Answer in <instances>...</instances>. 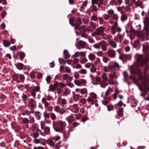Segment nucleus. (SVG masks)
<instances>
[{"label":"nucleus","mask_w":149,"mask_h":149,"mask_svg":"<svg viewBox=\"0 0 149 149\" xmlns=\"http://www.w3.org/2000/svg\"><path fill=\"white\" fill-rule=\"evenodd\" d=\"M137 60L138 64L141 66L145 65L144 72L145 75H146L147 71L149 68V65L147 64V62L149 61V59L146 58H144L142 55H137Z\"/></svg>","instance_id":"1"},{"label":"nucleus","mask_w":149,"mask_h":149,"mask_svg":"<svg viewBox=\"0 0 149 149\" xmlns=\"http://www.w3.org/2000/svg\"><path fill=\"white\" fill-rule=\"evenodd\" d=\"M52 124L54 130L56 132H61L63 131L65 126V122L61 120L53 121Z\"/></svg>","instance_id":"2"},{"label":"nucleus","mask_w":149,"mask_h":149,"mask_svg":"<svg viewBox=\"0 0 149 149\" xmlns=\"http://www.w3.org/2000/svg\"><path fill=\"white\" fill-rule=\"evenodd\" d=\"M139 79L143 81L142 86H143L145 89L144 91H146L149 88V84L148 83V80L147 78L140 76L139 77Z\"/></svg>","instance_id":"3"},{"label":"nucleus","mask_w":149,"mask_h":149,"mask_svg":"<svg viewBox=\"0 0 149 149\" xmlns=\"http://www.w3.org/2000/svg\"><path fill=\"white\" fill-rule=\"evenodd\" d=\"M58 104H60V106L64 108H66L68 109L69 107H67L66 104L67 103L66 100L64 99H63L61 100V97L59 96L57 99Z\"/></svg>","instance_id":"4"},{"label":"nucleus","mask_w":149,"mask_h":149,"mask_svg":"<svg viewBox=\"0 0 149 149\" xmlns=\"http://www.w3.org/2000/svg\"><path fill=\"white\" fill-rule=\"evenodd\" d=\"M90 77L91 79V83L93 85H97L98 84V83L100 81V78L97 76H94L93 75H91Z\"/></svg>","instance_id":"5"},{"label":"nucleus","mask_w":149,"mask_h":149,"mask_svg":"<svg viewBox=\"0 0 149 149\" xmlns=\"http://www.w3.org/2000/svg\"><path fill=\"white\" fill-rule=\"evenodd\" d=\"M104 27L103 26H100L96 29L95 32L97 35L104 36Z\"/></svg>","instance_id":"6"},{"label":"nucleus","mask_w":149,"mask_h":149,"mask_svg":"<svg viewBox=\"0 0 149 149\" xmlns=\"http://www.w3.org/2000/svg\"><path fill=\"white\" fill-rule=\"evenodd\" d=\"M106 54L111 58H114L116 56V52L112 49H109L106 52Z\"/></svg>","instance_id":"7"},{"label":"nucleus","mask_w":149,"mask_h":149,"mask_svg":"<svg viewBox=\"0 0 149 149\" xmlns=\"http://www.w3.org/2000/svg\"><path fill=\"white\" fill-rule=\"evenodd\" d=\"M96 98V95L94 93H92L90 95V97H89L87 100L88 102H91V104H93L94 102H95V100Z\"/></svg>","instance_id":"8"},{"label":"nucleus","mask_w":149,"mask_h":149,"mask_svg":"<svg viewBox=\"0 0 149 149\" xmlns=\"http://www.w3.org/2000/svg\"><path fill=\"white\" fill-rule=\"evenodd\" d=\"M58 83L56 82L53 84L49 86L48 91L54 92L58 87Z\"/></svg>","instance_id":"9"},{"label":"nucleus","mask_w":149,"mask_h":149,"mask_svg":"<svg viewBox=\"0 0 149 149\" xmlns=\"http://www.w3.org/2000/svg\"><path fill=\"white\" fill-rule=\"evenodd\" d=\"M39 91H40V87L38 86H36L31 91V95L34 98H36V93Z\"/></svg>","instance_id":"10"},{"label":"nucleus","mask_w":149,"mask_h":149,"mask_svg":"<svg viewBox=\"0 0 149 149\" xmlns=\"http://www.w3.org/2000/svg\"><path fill=\"white\" fill-rule=\"evenodd\" d=\"M41 128L44 131L45 133L46 134H48L50 132L49 127L47 126H45L44 125L42 124V122L40 123Z\"/></svg>","instance_id":"11"},{"label":"nucleus","mask_w":149,"mask_h":149,"mask_svg":"<svg viewBox=\"0 0 149 149\" xmlns=\"http://www.w3.org/2000/svg\"><path fill=\"white\" fill-rule=\"evenodd\" d=\"M85 80L83 79H75L74 81V84L78 86H81L82 84H85Z\"/></svg>","instance_id":"12"},{"label":"nucleus","mask_w":149,"mask_h":149,"mask_svg":"<svg viewBox=\"0 0 149 149\" xmlns=\"http://www.w3.org/2000/svg\"><path fill=\"white\" fill-rule=\"evenodd\" d=\"M100 47L103 51H105L107 49L106 42L104 41H101L100 42Z\"/></svg>","instance_id":"13"},{"label":"nucleus","mask_w":149,"mask_h":149,"mask_svg":"<svg viewBox=\"0 0 149 149\" xmlns=\"http://www.w3.org/2000/svg\"><path fill=\"white\" fill-rule=\"evenodd\" d=\"M46 143L49 145H50L51 146L54 147V148L56 145L55 143V142L52 139H48L46 141Z\"/></svg>","instance_id":"14"},{"label":"nucleus","mask_w":149,"mask_h":149,"mask_svg":"<svg viewBox=\"0 0 149 149\" xmlns=\"http://www.w3.org/2000/svg\"><path fill=\"white\" fill-rule=\"evenodd\" d=\"M135 5L136 6H139L141 8L143 9L144 8V6L143 4V2H141L140 0H137L135 3Z\"/></svg>","instance_id":"15"},{"label":"nucleus","mask_w":149,"mask_h":149,"mask_svg":"<svg viewBox=\"0 0 149 149\" xmlns=\"http://www.w3.org/2000/svg\"><path fill=\"white\" fill-rule=\"evenodd\" d=\"M85 45V42L82 41H79L78 42L77 45V48L78 49L84 48Z\"/></svg>","instance_id":"16"},{"label":"nucleus","mask_w":149,"mask_h":149,"mask_svg":"<svg viewBox=\"0 0 149 149\" xmlns=\"http://www.w3.org/2000/svg\"><path fill=\"white\" fill-rule=\"evenodd\" d=\"M41 102L44 104L45 108L48 107L50 104L49 102L47 101L45 97H43L42 99Z\"/></svg>","instance_id":"17"},{"label":"nucleus","mask_w":149,"mask_h":149,"mask_svg":"<svg viewBox=\"0 0 149 149\" xmlns=\"http://www.w3.org/2000/svg\"><path fill=\"white\" fill-rule=\"evenodd\" d=\"M148 14L149 15V9H148ZM143 22L145 26L149 27V17L145 18Z\"/></svg>","instance_id":"18"},{"label":"nucleus","mask_w":149,"mask_h":149,"mask_svg":"<svg viewBox=\"0 0 149 149\" xmlns=\"http://www.w3.org/2000/svg\"><path fill=\"white\" fill-rule=\"evenodd\" d=\"M36 104V101L32 99H31L29 102V104L31 108H33L35 107Z\"/></svg>","instance_id":"19"},{"label":"nucleus","mask_w":149,"mask_h":149,"mask_svg":"<svg viewBox=\"0 0 149 149\" xmlns=\"http://www.w3.org/2000/svg\"><path fill=\"white\" fill-rule=\"evenodd\" d=\"M35 116L37 120H40L41 118L42 114L39 111H37L35 112Z\"/></svg>","instance_id":"20"},{"label":"nucleus","mask_w":149,"mask_h":149,"mask_svg":"<svg viewBox=\"0 0 149 149\" xmlns=\"http://www.w3.org/2000/svg\"><path fill=\"white\" fill-rule=\"evenodd\" d=\"M123 110V108H119L117 111V114L120 117H123L124 115Z\"/></svg>","instance_id":"21"},{"label":"nucleus","mask_w":149,"mask_h":149,"mask_svg":"<svg viewBox=\"0 0 149 149\" xmlns=\"http://www.w3.org/2000/svg\"><path fill=\"white\" fill-rule=\"evenodd\" d=\"M109 45L113 48H116L117 46V43L113 40H110L109 41Z\"/></svg>","instance_id":"22"},{"label":"nucleus","mask_w":149,"mask_h":149,"mask_svg":"<svg viewBox=\"0 0 149 149\" xmlns=\"http://www.w3.org/2000/svg\"><path fill=\"white\" fill-rule=\"evenodd\" d=\"M15 65L18 69L20 70H22L24 66L23 64L21 63H16Z\"/></svg>","instance_id":"23"},{"label":"nucleus","mask_w":149,"mask_h":149,"mask_svg":"<svg viewBox=\"0 0 149 149\" xmlns=\"http://www.w3.org/2000/svg\"><path fill=\"white\" fill-rule=\"evenodd\" d=\"M34 109L33 108H31L30 109V111H29L28 110H26L25 111V113L24 114V113H23V115H29L30 113H33L34 112Z\"/></svg>","instance_id":"24"},{"label":"nucleus","mask_w":149,"mask_h":149,"mask_svg":"<svg viewBox=\"0 0 149 149\" xmlns=\"http://www.w3.org/2000/svg\"><path fill=\"white\" fill-rule=\"evenodd\" d=\"M13 79L16 81L17 83L20 82V80L19 79V74L13 75L12 76Z\"/></svg>","instance_id":"25"},{"label":"nucleus","mask_w":149,"mask_h":149,"mask_svg":"<svg viewBox=\"0 0 149 149\" xmlns=\"http://www.w3.org/2000/svg\"><path fill=\"white\" fill-rule=\"evenodd\" d=\"M139 44V41L138 40H136L134 41L132 44L133 48L136 49Z\"/></svg>","instance_id":"26"},{"label":"nucleus","mask_w":149,"mask_h":149,"mask_svg":"<svg viewBox=\"0 0 149 149\" xmlns=\"http://www.w3.org/2000/svg\"><path fill=\"white\" fill-rule=\"evenodd\" d=\"M131 56L129 54H123V58L125 60H130L131 58Z\"/></svg>","instance_id":"27"},{"label":"nucleus","mask_w":149,"mask_h":149,"mask_svg":"<svg viewBox=\"0 0 149 149\" xmlns=\"http://www.w3.org/2000/svg\"><path fill=\"white\" fill-rule=\"evenodd\" d=\"M98 84H99L101 88H104L107 86L106 83L104 81H101Z\"/></svg>","instance_id":"28"},{"label":"nucleus","mask_w":149,"mask_h":149,"mask_svg":"<svg viewBox=\"0 0 149 149\" xmlns=\"http://www.w3.org/2000/svg\"><path fill=\"white\" fill-rule=\"evenodd\" d=\"M3 44L5 47H9L10 44V42L7 40H3Z\"/></svg>","instance_id":"29"},{"label":"nucleus","mask_w":149,"mask_h":149,"mask_svg":"<svg viewBox=\"0 0 149 149\" xmlns=\"http://www.w3.org/2000/svg\"><path fill=\"white\" fill-rule=\"evenodd\" d=\"M131 103V106L132 107H136L137 105L138 102L135 99L132 100Z\"/></svg>","instance_id":"30"},{"label":"nucleus","mask_w":149,"mask_h":149,"mask_svg":"<svg viewBox=\"0 0 149 149\" xmlns=\"http://www.w3.org/2000/svg\"><path fill=\"white\" fill-rule=\"evenodd\" d=\"M63 53L65 55V58L68 59L70 57V55L68 54V51L66 50H64L63 51Z\"/></svg>","instance_id":"31"},{"label":"nucleus","mask_w":149,"mask_h":149,"mask_svg":"<svg viewBox=\"0 0 149 149\" xmlns=\"http://www.w3.org/2000/svg\"><path fill=\"white\" fill-rule=\"evenodd\" d=\"M88 58L90 60L93 61L95 58V55L93 54H90L88 55Z\"/></svg>","instance_id":"32"},{"label":"nucleus","mask_w":149,"mask_h":149,"mask_svg":"<svg viewBox=\"0 0 149 149\" xmlns=\"http://www.w3.org/2000/svg\"><path fill=\"white\" fill-rule=\"evenodd\" d=\"M81 23V18L80 17H77L76 20V24L80 26Z\"/></svg>","instance_id":"33"},{"label":"nucleus","mask_w":149,"mask_h":149,"mask_svg":"<svg viewBox=\"0 0 149 149\" xmlns=\"http://www.w3.org/2000/svg\"><path fill=\"white\" fill-rule=\"evenodd\" d=\"M79 30L82 33L85 31V26L84 25L80 26H79Z\"/></svg>","instance_id":"34"},{"label":"nucleus","mask_w":149,"mask_h":149,"mask_svg":"<svg viewBox=\"0 0 149 149\" xmlns=\"http://www.w3.org/2000/svg\"><path fill=\"white\" fill-rule=\"evenodd\" d=\"M98 19L100 25H103L104 24V21L102 17H99L98 18Z\"/></svg>","instance_id":"35"},{"label":"nucleus","mask_w":149,"mask_h":149,"mask_svg":"<svg viewBox=\"0 0 149 149\" xmlns=\"http://www.w3.org/2000/svg\"><path fill=\"white\" fill-rule=\"evenodd\" d=\"M19 55L21 58L20 60L23 61V58H24L25 56V53L23 52H20Z\"/></svg>","instance_id":"36"},{"label":"nucleus","mask_w":149,"mask_h":149,"mask_svg":"<svg viewBox=\"0 0 149 149\" xmlns=\"http://www.w3.org/2000/svg\"><path fill=\"white\" fill-rule=\"evenodd\" d=\"M19 79L20 80V82L23 81L25 79L24 76L22 74H19Z\"/></svg>","instance_id":"37"},{"label":"nucleus","mask_w":149,"mask_h":149,"mask_svg":"<svg viewBox=\"0 0 149 149\" xmlns=\"http://www.w3.org/2000/svg\"><path fill=\"white\" fill-rule=\"evenodd\" d=\"M56 82H57L58 83V86H59L61 88H63L64 87L66 86V84H64L62 82H59L58 81H56Z\"/></svg>","instance_id":"38"},{"label":"nucleus","mask_w":149,"mask_h":149,"mask_svg":"<svg viewBox=\"0 0 149 149\" xmlns=\"http://www.w3.org/2000/svg\"><path fill=\"white\" fill-rule=\"evenodd\" d=\"M50 117L52 120H55L57 118L55 114L54 113H50Z\"/></svg>","instance_id":"39"},{"label":"nucleus","mask_w":149,"mask_h":149,"mask_svg":"<svg viewBox=\"0 0 149 149\" xmlns=\"http://www.w3.org/2000/svg\"><path fill=\"white\" fill-rule=\"evenodd\" d=\"M100 42L96 44H95L93 45V47L96 49H100Z\"/></svg>","instance_id":"40"},{"label":"nucleus","mask_w":149,"mask_h":149,"mask_svg":"<svg viewBox=\"0 0 149 149\" xmlns=\"http://www.w3.org/2000/svg\"><path fill=\"white\" fill-rule=\"evenodd\" d=\"M44 117L46 118H49V113H47L46 111L43 113Z\"/></svg>","instance_id":"41"},{"label":"nucleus","mask_w":149,"mask_h":149,"mask_svg":"<svg viewBox=\"0 0 149 149\" xmlns=\"http://www.w3.org/2000/svg\"><path fill=\"white\" fill-rule=\"evenodd\" d=\"M127 17L125 15H122L121 17V19L123 22H124L127 19Z\"/></svg>","instance_id":"42"},{"label":"nucleus","mask_w":149,"mask_h":149,"mask_svg":"<svg viewBox=\"0 0 149 149\" xmlns=\"http://www.w3.org/2000/svg\"><path fill=\"white\" fill-rule=\"evenodd\" d=\"M31 136H33L35 138L38 137L39 136V134L37 132H35L33 133H31L30 134Z\"/></svg>","instance_id":"43"},{"label":"nucleus","mask_w":149,"mask_h":149,"mask_svg":"<svg viewBox=\"0 0 149 149\" xmlns=\"http://www.w3.org/2000/svg\"><path fill=\"white\" fill-rule=\"evenodd\" d=\"M113 25L111 26V28L112 29H116V28L117 27L118 25V22H117V21L113 23Z\"/></svg>","instance_id":"44"},{"label":"nucleus","mask_w":149,"mask_h":149,"mask_svg":"<svg viewBox=\"0 0 149 149\" xmlns=\"http://www.w3.org/2000/svg\"><path fill=\"white\" fill-rule=\"evenodd\" d=\"M109 4L110 5L114 6H116L117 5V3L116 0H112L109 3Z\"/></svg>","instance_id":"45"},{"label":"nucleus","mask_w":149,"mask_h":149,"mask_svg":"<svg viewBox=\"0 0 149 149\" xmlns=\"http://www.w3.org/2000/svg\"><path fill=\"white\" fill-rule=\"evenodd\" d=\"M98 18L96 15H93L91 16V19L92 20L96 21L98 20Z\"/></svg>","instance_id":"46"},{"label":"nucleus","mask_w":149,"mask_h":149,"mask_svg":"<svg viewBox=\"0 0 149 149\" xmlns=\"http://www.w3.org/2000/svg\"><path fill=\"white\" fill-rule=\"evenodd\" d=\"M104 19L105 20H108L110 18V16L106 14H105L103 15Z\"/></svg>","instance_id":"47"},{"label":"nucleus","mask_w":149,"mask_h":149,"mask_svg":"<svg viewBox=\"0 0 149 149\" xmlns=\"http://www.w3.org/2000/svg\"><path fill=\"white\" fill-rule=\"evenodd\" d=\"M102 77L104 81H106L107 80V77L106 73L103 74L102 75Z\"/></svg>","instance_id":"48"},{"label":"nucleus","mask_w":149,"mask_h":149,"mask_svg":"<svg viewBox=\"0 0 149 149\" xmlns=\"http://www.w3.org/2000/svg\"><path fill=\"white\" fill-rule=\"evenodd\" d=\"M69 76L68 74H64L63 76V79L64 80H67Z\"/></svg>","instance_id":"49"},{"label":"nucleus","mask_w":149,"mask_h":149,"mask_svg":"<svg viewBox=\"0 0 149 149\" xmlns=\"http://www.w3.org/2000/svg\"><path fill=\"white\" fill-rule=\"evenodd\" d=\"M112 17L113 19H115L116 21H117L119 18L118 15L117 14H114L112 16Z\"/></svg>","instance_id":"50"},{"label":"nucleus","mask_w":149,"mask_h":149,"mask_svg":"<svg viewBox=\"0 0 149 149\" xmlns=\"http://www.w3.org/2000/svg\"><path fill=\"white\" fill-rule=\"evenodd\" d=\"M100 1V0H92L91 3L92 5L97 4Z\"/></svg>","instance_id":"51"},{"label":"nucleus","mask_w":149,"mask_h":149,"mask_svg":"<svg viewBox=\"0 0 149 149\" xmlns=\"http://www.w3.org/2000/svg\"><path fill=\"white\" fill-rule=\"evenodd\" d=\"M66 109V108H64L62 107L60 109L59 111V113L61 114H63L65 112V109Z\"/></svg>","instance_id":"52"},{"label":"nucleus","mask_w":149,"mask_h":149,"mask_svg":"<svg viewBox=\"0 0 149 149\" xmlns=\"http://www.w3.org/2000/svg\"><path fill=\"white\" fill-rule=\"evenodd\" d=\"M119 91H118L116 92L113 95V98L114 100H115L117 97V94H119Z\"/></svg>","instance_id":"53"},{"label":"nucleus","mask_w":149,"mask_h":149,"mask_svg":"<svg viewBox=\"0 0 149 149\" xmlns=\"http://www.w3.org/2000/svg\"><path fill=\"white\" fill-rule=\"evenodd\" d=\"M51 79V77L50 76L48 75L47 76V77L46 78V80L47 83H49L50 82Z\"/></svg>","instance_id":"54"},{"label":"nucleus","mask_w":149,"mask_h":149,"mask_svg":"<svg viewBox=\"0 0 149 149\" xmlns=\"http://www.w3.org/2000/svg\"><path fill=\"white\" fill-rule=\"evenodd\" d=\"M87 61V60L86 58H82L81 60V63L84 64Z\"/></svg>","instance_id":"55"},{"label":"nucleus","mask_w":149,"mask_h":149,"mask_svg":"<svg viewBox=\"0 0 149 149\" xmlns=\"http://www.w3.org/2000/svg\"><path fill=\"white\" fill-rule=\"evenodd\" d=\"M109 77L111 79H113L114 78H116V74L115 72H114L113 74H111L110 75Z\"/></svg>","instance_id":"56"},{"label":"nucleus","mask_w":149,"mask_h":149,"mask_svg":"<svg viewBox=\"0 0 149 149\" xmlns=\"http://www.w3.org/2000/svg\"><path fill=\"white\" fill-rule=\"evenodd\" d=\"M29 123H33L34 122V118L33 117L30 116L29 117Z\"/></svg>","instance_id":"57"},{"label":"nucleus","mask_w":149,"mask_h":149,"mask_svg":"<svg viewBox=\"0 0 149 149\" xmlns=\"http://www.w3.org/2000/svg\"><path fill=\"white\" fill-rule=\"evenodd\" d=\"M107 108L108 110L110 111L113 109V107L112 105H109L107 107Z\"/></svg>","instance_id":"58"},{"label":"nucleus","mask_w":149,"mask_h":149,"mask_svg":"<svg viewBox=\"0 0 149 149\" xmlns=\"http://www.w3.org/2000/svg\"><path fill=\"white\" fill-rule=\"evenodd\" d=\"M104 1V0H100V2H98L97 4L98 7H101V5L103 3Z\"/></svg>","instance_id":"59"},{"label":"nucleus","mask_w":149,"mask_h":149,"mask_svg":"<svg viewBox=\"0 0 149 149\" xmlns=\"http://www.w3.org/2000/svg\"><path fill=\"white\" fill-rule=\"evenodd\" d=\"M60 139V137L59 136H56L54 138H53L52 139L53 141H54L55 142H56L58 141Z\"/></svg>","instance_id":"60"},{"label":"nucleus","mask_w":149,"mask_h":149,"mask_svg":"<svg viewBox=\"0 0 149 149\" xmlns=\"http://www.w3.org/2000/svg\"><path fill=\"white\" fill-rule=\"evenodd\" d=\"M7 13L6 11H3L1 13V17L3 18L5 17V16L6 15Z\"/></svg>","instance_id":"61"},{"label":"nucleus","mask_w":149,"mask_h":149,"mask_svg":"<svg viewBox=\"0 0 149 149\" xmlns=\"http://www.w3.org/2000/svg\"><path fill=\"white\" fill-rule=\"evenodd\" d=\"M81 93L82 94H84L87 93V89L86 88H84L81 90Z\"/></svg>","instance_id":"62"},{"label":"nucleus","mask_w":149,"mask_h":149,"mask_svg":"<svg viewBox=\"0 0 149 149\" xmlns=\"http://www.w3.org/2000/svg\"><path fill=\"white\" fill-rule=\"evenodd\" d=\"M23 122L24 124H27L28 123H29V120L27 118H24L23 119Z\"/></svg>","instance_id":"63"},{"label":"nucleus","mask_w":149,"mask_h":149,"mask_svg":"<svg viewBox=\"0 0 149 149\" xmlns=\"http://www.w3.org/2000/svg\"><path fill=\"white\" fill-rule=\"evenodd\" d=\"M109 58L107 57H104L103 58V62L105 63H107L108 61Z\"/></svg>","instance_id":"64"}]
</instances>
